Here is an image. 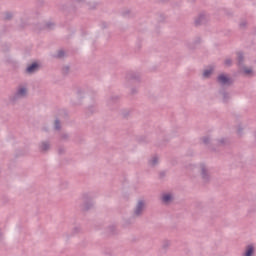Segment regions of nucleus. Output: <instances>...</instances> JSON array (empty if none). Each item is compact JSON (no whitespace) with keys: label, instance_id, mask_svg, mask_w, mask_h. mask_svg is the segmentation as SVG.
<instances>
[{"label":"nucleus","instance_id":"nucleus-11","mask_svg":"<svg viewBox=\"0 0 256 256\" xmlns=\"http://www.w3.org/2000/svg\"><path fill=\"white\" fill-rule=\"evenodd\" d=\"M254 254H255V247L253 246V244L247 245L244 252V256H253Z\"/></svg>","mask_w":256,"mask_h":256},{"label":"nucleus","instance_id":"nucleus-20","mask_svg":"<svg viewBox=\"0 0 256 256\" xmlns=\"http://www.w3.org/2000/svg\"><path fill=\"white\" fill-rule=\"evenodd\" d=\"M216 144L219 145V146L227 145V138L217 139Z\"/></svg>","mask_w":256,"mask_h":256},{"label":"nucleus","instance_id":"nucleus-38","mask_svg":"<svg viewBox=\"0 0 256 256\" xmlns=\"http://www.w3.org/2000/svg\"><path fill=\"white\" fill-rule=\"evenodd\" d=\"M122 116H123L124 119H127L129 117V111L123 112Z\"/></svg>","mask_w":256,"mask_h":256},{"label":"nucleus","instance_id":"nucleus-22","mask_svg":"<svg viewBox=\"0 0 256 256\" xmlns=\"http://www.w3.org/2000/svg\"><path fill=\"white\" fill-rule=\"evenodd\" d=\"M59 115H63L64 119H68L69 112L65 109H61V110H59Z\"/></svg>","mask_w":256,"mask_h":256},{"label":"nucleus","instance_id":"nucleus-14","mask_svg":"<svg viewBox=\"0 0 256 256\" xmlns=\"http://www.w3.org/2000/svg\"><path fill=\"white\" fill-rule=\"evenodd\" d=\"M211 75H213V67H210L208 69H205L203 71V77L204 79H209V77H211Z\"/></svg>","mask_w":256,"mask_h":256},{"label":"nucleus","instance_id":"nucleus-2","mask_svg":"<svg viewBox=\"0 0 256 256\" xmlns=\"http://www.w3.org/2000/svg\"><path fill=\"white\" fill-rule=\"evenodd\" d=\"M27 95V88L25 86H21L17 89L15 94L10 97V102L11 103H17L19 99H23Z\"/></svg>","mask_w":256,"mask_h":256},{"label":"nucleus","instance_id":"nucleus-40","mask_svg":"<svg viewBox=\"0 0 256 256\" xmlns=\"http://www.w3.org/2000/svg\"><path fill=\"white\" fill-rule=\"evenodd\" d=\"M135 93H137V89H136V88H132V89H131V94H132V95H135Z\"/></svg>","mask_w":256,"mask_h":256},{"label":"nucleus","instance_id":"nucleus-8","mask_svg":"<svg viewBox=\"0 0 256 256\" xmlns=\"http://www.w3.org/2000/svg\"><path fill=\"white\" fill-rule=\"evenodd\" d=\"M197 45H201V37H196L195 40H190L186 43L188 49H196Z\"/></svg>","mask_w":256,"mask_h":256},{"label":"nucleus","instance_id":"nucleus-3","mask_svg":"<svg viewBox=\"0 0 256 256\" xmlns=\"http://www.w3.org/2000/svg\"><path fill=\"white\" fill-rule=\"evenodd\" d=\"M82 199L84 202L81 205V211H89V209H93V199L89 194H84Z\"/></svg>","mask_w":256,"mask_h":256},{"label":"nucleus","instance_id":"nucleus-32","mask_svg":"<svg viewBox=\"0 0 256 256\" xmlns=\"http://www.w3.org/2000/svg\"><path fill=\"white\" fill-rule=\"evenodd\" d=\"M237 135H239L240 137L241 135H243V127H241V125H238Z\"/></svg>","mask_w":256,"mask_h":256},{"label":"nucleus","instance_id":"nucleus-15","mask_svg":"<svg viewBox=\"0 0 256 256\" xmlns=\"http://www.w3.org/2000/svg\"><path fill=\"white\" fill-rule=\"evenodd\" d=\"M238 67H243V63L245 61V57L243 56V52H238Z\"/></svg>","mask_w":256,"mask_h":256},{"label":"nucleus","instance_id":"nucleus-45","mask_svg":"<svg viewBox=\"0 0 256 256\" xmlns=\"http://www.w3.org/2000/svg\"><path fill=\"white\" fill-rule=\"evenodd\" d=\"M162 1V3H165V2H167L168 0H161Z\"/></svg>","mask_w":256,"mask_h":256},{"label":"nucleus","instance_id":"nucleus-29","mask_svg":"<svg viewBox=\"0 0 256 256\" xmlns=\"http://www.w3.org/2000/svg\"><path fill=\"white\" fill-rule=\"evenodd\" d=\"M69 70H70L69 66H64L62 68L63 75H68L69 74Z\"/></svg>","mask_w":256,"mask_h":256},{"label":"nucleus","instance_id":"nucleus-18","mask_svg":"<svg viewBox=\"0 0 256 256\" xmlns=\"http://www.w3.org/2000/svg\"><path fill=\"white\" fill-rule=\"evenodd\" d=\"M49 142H42L40 145V151H49Z\"/></svg>","mask_w":256,"mask_h":256},{"label":"nucleus","instance_id":"nucleus-7","mask_svg":"<svg viewBox=\"0 0 256 256\" xmlns=\"http://www.w3.org/2000/svg\"><path fill=\"white\" fill-rule=\"evenodd\" d=\"M39 67H40L39 62L34 61L26 67V73L31 75V73H35V71H37Z\"/></svg>","mask_w":256,"mask_h":256},{"label":"nucleus","instance_id":"nucleus-16","mask_svg":"<svg viewBox=\"0 0 256 256\" xmlns=\"http://www.w3.org/2000/svg\"><path fill=\"white\" fill-rule=\"evenodd\" d=\"M219 93L222 95L223 103H227L229 101V93L225 90H220Z\"/></svg>","mask_w":256,"mask_h":256},{"label":"nucleus","instance_id":"nucleus-44","mask_svg":"<svg viewBox=\"0 0 256 256\" xmlns=\"http://www.w3.org/2000/svg\"><path fill=\"white\" fill-rule=\"evenodd\" d=\"M76 1V3H80V1H83V0H75Z\"/></svg>","mask_w":256,"mask_h":256},{"label":"nucleus","instance_id":"nucleus-37","mask_svg":"<svg viewBox=\"0 0 256 256\" xmlns=\"http://www.w3.org/2000/svg\"><path fill=\"white\" fill-rule=\"evenodd\" d=\"M169 245H170V242L169 241H165L163 243V249H167V247H169Z\"/></svg>","mask_w":256,"mask_h":256},{"label":"nucleus","instance_id":"nucleus-12","mask_svg":"<svg viewBox=\"0 0 256 256\" xmlns=\"http://www.w3.org/2000/svg\"><path fill=\"white\" fill-rule=\"evenodd\" d=\"M173 201V194L163 193L162 194V203H171Z\"/></svg>","mask_w":256,"mask_h":256},{"label":"nucleus","instance_id":"nucleus-48","mask_svg":"<svg viewBox=\"0 0 256 256\" xmlns=\"http://www.w3.org/2000/svg\"><path fill=\"white\" fill-rule=\"evenodd\" d=\"M212 151H215V148H212Z\"/></svg>","mask_w":256,"mask_h":256},{"label":"nucleus","instance_id":"nucleus-46","mask_svg":"<svg viewBox=\"0 0 256 256\" xmlns=\"http://www.w3.org/2000/svg\"><path fill=\"white\" fill-rule=\"evenodd\" d=\"M90 9H95V6H93V7H90Z\"/></svg>","mask_w":256,"mask_h":256},{"label":"nucleus","instance_id":"nucleus-10","mask_svg":"<svg viewBox=\"0 0 256 256\" xmlns=\"http://www.w3.org/2000/svg\"><path fill=\"white\" fill-rule=\"evenodd\" d=\"M119 103V96H111L108 101H107V105L110 109H113V105L117 106V104Z\"/></svg>","mask_w":256,"mask_h":256},{"label":"nucleus","instance_id":"nucleus-39","mask_svg":"<svg viewBox=\"0 0 256 256\" xmlns=\"http://www.w3.org/2000/svg\"><path fill=\"white\" fill-rule=\"evenodd\" d=\"M160 22H163V21H165V16L163 15V14H160V20H159Z\"/></svg>","mask_w":256,"mask_h":256},{"label":"nucleus","instance_id":"nucleus-35","mask_svg":"<svg viewBox=\"0 0 256 256\" xmlns=\"http://www.w3.org/2000/svg\"><path fill=\"white\" fill-rule=\"evenodd\" d=\"M109 232L112 234V235H115V226H109Z\"/></svg>","mask_w":256,"mask_h":256},{"label":"nucleus","instance_id":"nucleus-30","mask_svg":"<svg viewBox=\"0 0 256 256\" xmlns=\"http://www.w3.org/2000/svg\"><path fill=\"white\" fill-rule=\"evenodd\" d=\"M244 73L245 75H251L253 73V69L244 67Z\"/></svg>","mask_w":256,"mask_h":256},{"label":"nucleus","instance_id":"nucleus-34","mask_svg":"<svg viewBox=\"0 0 256 256\" xmlns=\"http://www.w3.org/2000/svg\"><path fill=\"white\" fill-rule=\"evenodd\" d=\"M239 27H240V29H245V28L247 27V22H246V21L241 22V23L239 24Z\"/></svg>","mask_w":256,"mask_h":256},{"label":"nucleus","instance_id":"nucleus-5","mask_svg":"<svg viewBox=\"0 0 256 256\" xmlns=\"http://www.w3.org/2000/svg\"><path fill=\"white\" fill-rule=\"evenodd\" d=\"M201 177L202 180L204 181V183H209V181L211 180V176L209 175V172L207 171V167L205 166V164H201Z\"/></svg>","mask_w":256,"mask_h":256},{"label":"nucleus","instance_id":"nucleus-33","mask_svg":"<svg viewBox=\"0 0 256 256\" xmlns=\"http://www.w3.org/2000/svg\"><path fill=\"white\" fill-rule=\"evenodd\" d=\"M129 13H131L130 10H124L121 12V15H122V17H127V15H129Z\"/></svg>","mask_w":256,"mask_h":256},{"label":"nucleus","instance_id":"nucleus-24","mask_svg":"<svg viewBox=\"0 0 256 256\" xmlns=\"http://www.w3.org/2000/svg\"><path fill=\"white\" fill-rule=\"evenodd\" d=\"M4 19H5L6 21H10V19H13V13H11V12H6Z\"/></svg>","mask_w":256,"mask_h":256},{"label":"nucleus","instance_id":"nucleus-17","mask_svg":"<svg viewBox=\"0 0 256 256\" xmlns=\"http://www.w3.org/2000/svg\"><path fill=\"white\" fill-rule=\"evenodd\" d=\"M148 163L151 167H155V165L159 163V158L157 156H154L152 159L148 161Z\"/></svg>","mask_w":256,"mask_h":256},{"label":"nucleus","instance_id":"nucleus-42","mask_svg":"<svg viewBox=\"0 0 256 256\" xmlns=\"http://www.w3.org/2000/svg\"><path fill=\"white\" fill-rule=\"evenodd\" d=\"M62 139H69V134H63Z\"/></svg>","mask_w":256,"mask_h":256},{"label":"nucleus","instance_id":"nucleus-28","mask_svg":"<svg viewBox=\"0 0 256 256\" xmlns=\"http://www.w3.org/2000/svg\"><path fill=\"white\" fill-rule=\"evenodd\" d=\"M80 232H81V227L76 226L72 231V235H77V233H80Z\"/></svg>","mask_w":256,"mask_h":256},{"label":"nucleus","instance_id":"nucleus-19","mask_svg":"<svg viewBox=\"0 0 256 256\" xmlns=\"http://www.w3.org/2000/svg\"><path fill=\"white\" fill-rule=\"evenodd\" d=\"M54 128L56 131H61V120L59 118L55 119Z\"/></svg>","mask_w":256,"mask_h":256},{"label":"nucleus","instance_id":"nucleus-1","mask_svg":"<svg viewBox=\"0 0 256 256\" xmlns=\"http://www.w3.org/2000/svg\"><path fill=\"white\" fill-rule=\"evenodd\" d=\"M217 83H219V85L222 87H231L234 81L233 78H231L229 75L221 73L217 76Z\"/></svg>","mask_w":256,"mask_h":256},{"label":"nucleus","instance_id":"nucleus-13","mask_svg":"<svg viewBox=\"0 0 256 256\" xmlns=\"http://www.w3.org/2000/svg\"><path fill=\"white\" fill-rule=\"evenodd\" d=\"M40 29H47L48 31H53V29H55V23L46 22Z\"/></svg>","mask_w":256,"mask_h":256},{"label":"nucleus","instance_id":"nucleus-25","mask_svg":"<svg viewBox=\"0 0 256 256\" xmlns=\"http://www.w3.org/2000/svg\"><path fill=\"white\" fill-rule=\"evenodd\" d=\"M57 59H62V57H65V52L63 50L58 51L57 55H55Z\"/></svg>","mask_w":256,"mask_h":256},{"label":"nucleus","instance_id":"nucleus-6","mask_svg":"<svg viewBox=\"0 0 256 256\" xmlns=\"http://www.w3.org/2000/svg\"><path fill=\"white\" fill-rule=\"evenodd\" d=\"M128 81H136V83H141V75L137 72H131L126 75Z\"/></svg>","mask_w":256,"mask_h":256},{"label":"nucleus","instance_id":"nucleus-31","mask_svg":"<svg viewBox=\"0 0 256 256\" xmlns=\"http://www.w3.org/2000/svg\"><path fill=\"white\" fill-rule=\"evenodd\" d=\"M68 185H69V183L67 181L61 182L60 183V189H67Z\"/></svg>","mask_w":256,"mask_h":256},{"label":"nucleus","instance_id":"nucleus-43","mask_svg":"<svg viewBox=\"0 0 256 256\" xmlns=\"http://www.w3.org/2000/svg\"><path fill=\"white\" fill-rule=\"evenodd\" d=\"M159 177L160 179H163V177H165V172H160Z\"/></svg>","mask_w":256,"mask_h":256},{"label":"nucleus","instance_id":"nucleus-27","mask_svg":"<svg viewBox=\"0 0 256 256\" xmlns=\"http://www.w3.org/2000/svg\"><path fill=\"white\" fill-rule=\"evenodd\" d=\"M202 141H203L204 145H209L211 138H209V136H204L202 138Z\"/></svg>","mask_w":256,"mask_h":256},{"label":"nucleus","instance_id":"nucleus-47","mask_svg":"<svg viewBox=\"0 0 256 256\" xmlns=\"http://www.w3.org/2000/svg\"><path fill=\"white\" fill-rule=\"evenodd\" d=\"M6 51H9V47L6 48Z\"/></svg>","mask_w":256,"mask_h":256},{"label":"nucleus","instance_id":"nucleus-4","mask_svg":"<svg viewBox=\"0 0 256 256\" xmlns=\"http://www.w3.org/2000/svg\"><path fill=\"white\" fill-rule=\"evenodd\" d=\"M144 209H145V201L139 200L137 205H136V208L134 210V215L136 217H141V215L143 214Z\"/></svg>","mask_w":256,"mask_h":256},{"label":"nucleus","instance_id":"nucleus-49","mask_svg":"<svg viewBox=\"0 0 256 256\" xmlns=\"http://www.w3.org/2000/svg\"><path fill=\"white\" fill-rule=\"evenodd\" d=\"M139 141H143V139H140Z\"/></svg>","mask_w":256,"mask_h":256},{"label":"nucleus","instance_id":"nucleus-26","mask_svg":"<svg viewBox=\"0 0 256 256\" xmlns=\"http://www.w3.org/2000/svg\"><path fill=\"white\" fill-rule=\"evenodd\" d=\"M224 65L226 67H231V65H233V60H231V58H228L224 61Z\"/></svg>","mask_w":256,"mask_h":256},{"label":"nucleus","instance_id":"nucleus-36","mask_svg":"<svg viewBox=\"0 0 256 256\" xmlns=\"http://www.w3.org/2000/svg\"><path fill=\"white\" fill-rule=\"evenodd\" d=\"M63 154H65V148L60 147V148L58 149V155H63Z\"/></svg>","mask_w":256,"mask_h":256},{"label":"nucleus","instance_id":"nucleus-21","mask_svg":"<svg viewBox=\"0 0 256 256\" xmlns=\"http://www.w3.org/2000/svg\"><path fill=\"white\" fill-rule=\"evenodd\" d=\"M95 113V106L91 105L86 109V115H93Z\"/></svg>","mask_w":256,"mask_h":256},{"label":"nucleus","instance_id":"nucleus-9","mask_svg":"<svg viewBox=\"0 0 256 256\" xmlns=\"http://www.w3.org/2000/svg\"><path fill=\"white\" fill-rule=\"evenodd\" d=\"M205 23H207V18L203 13L199 14V16L194 21L196 27H199V25H205Z\"/></svg>","mask_w":256,"mask_h":256},{"label":"nucleus","instance_id":"nucleus-23","mask_svg":"<svg viewBox=\"0 0 256 256\" xmlns=\"http://www.w3.org/2000/svg\"><path fill=\"white\" fill-rule=\"evenodd\" d=\"M83 95H85V92L81 88H78L77 96L79 97V99H83V97H84Z\"/></svg>","mask_w":256,"mask_h":256},{"label":"nucleus","instance_id":"nucleus-41","mask_svg":"<svg viewBox=\"0 0 256 256\" xmlns=\"http://www.w3.org/2000/svg\"><path fill=\"white\" fill-rule=\"evenodd\" d=\"M102 29H107V22L102 23Z\"/></svg>","mask_w":256,"mask_h":256}]
</instances>
